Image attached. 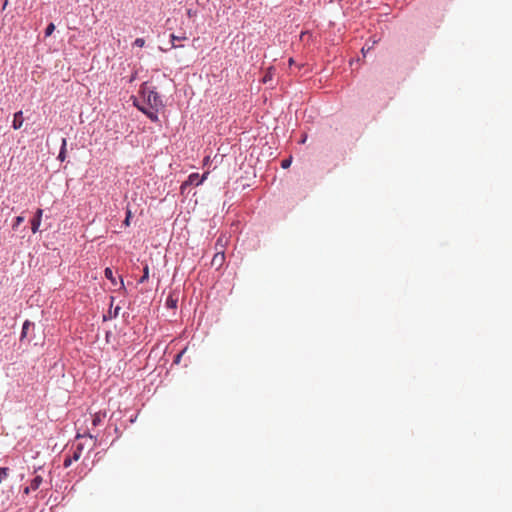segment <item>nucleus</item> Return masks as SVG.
Segmentation results:
<instances>
[{
    "label": "nucleus",
    "instance_id": "obj_5",
    "mask_svg": "<svg viewBox=\"0 0 512 512\" xmlns=\"http://www.w3.org/2000/svg\"><path fill=\"white\" fill-rule=\"evenodd\" d=\"M23 122H24V118H23V113L22 111H18L14 114V119H13V122H12V127L15 129V130H18L22 127L23 125Z\"/></svg>",
    "mask_w": 512,
    "mask_h": 512
},
{
    "label": "nucleus",
    "instance_id": "obj_10",
    "mask_svg": "<svg viewBox=\"0 0 512 512\" xmlns=\"http://www.w3.org/2000/svg\"><path fill=\"white\" fill-rule=\"evenodd\" d=\"M31 325H32V323L29 320H26L24 322L23 327H22V332H21V339H23L27 336L28 329Z\"/></svg>",
    "mask_w": 512,
    "mask_h": 512
},
{
    "label": "nucleus",
    "instance_id": "obj_9",
    "mask_svg": "<svg viewBox=\"0 0 512 512\" xmlns=\"http://www.w3.org/2000/svg\"><path fill=\"white\" fill-rule=\"evenodd\" d=\"M105 417V414H101V413H95L92 415V424L93 426H98L102 423L103 419Z\"/></svg>",
    "mask_w": 512,
    "mask_h": 512
},
{
    "label": "nucleus",
    "instance_id": "obj_23",
    "mask_svg": "<svg viewBox=\"0 0 512 512\" xmlns=\"http://www.w3.org/2000/svg\"><path fill=\"white\" fill-rule=\"evenodd\" d=\"M72 461H73V458H66L64 460V466L69 467L71 465Z\"/></svg>",
    "mask_w": 512,
    "mask_h": 512
},
{
    "label": "nucleus",
    "instance_id": "obj_24",
    "mask_svg": "<svg viewBox=\"0 0 512 512\" xmlns=\"http://www.w3.org/2000/svg\"><path fill=\"white\" fill-rule=\"evenodd\" d=\"M31 491L32 489L30 488V486L24 488V494H29Z\"/></svg>",
    "mask_w": 512,
    "mask_h": 512
},
{
    "label": "nucleus",
    "instance_id": "obj_26",
    "mask_svg": "<svg viewBox=\"0 0 512 512\" xmlns=\"http://www.w3.org/2000/svg\"><path fill=\"white\" fill-rule=\"evenodd\" d=\"M180 357H181V354H178V355H177L176 362L180 361Z\"/></svg>",
    "mask_w": 512,
    "mask_h": 512
},
{
    "label": "nucleus",
    "instance_id": "obj_27",
    "mask_svg": "<svg viewBox=\"0 0 512 512\" xmlns=\"http://www.w3.org/2000/svg\"><path fill=\"white\" fill-rule=\"evenodd\" d=\"M170 305L175 306L174 300H171Z\"/></svg>",
    "mask_w": 512,
    "mask_h": 512
},
{
    "label": "nucleus",
    "instance_id": "obj_13",
    "mask_svg": "<svg viewBox=\"0 0 512 512\" xmlns=\"http://www.w3.org/2000/svg\"><path fill=\"white\" fill-rule=\"evenodd\" d=\"M8 472L7 467H0V484L8 477Z\"/></svg>",
    "mask_w": 512,
    "mask_h": 512
},
{
    "label": "nucleus",
    "instance_id": "obj_22",
    "mask_svg": "<svg viewBox=\"0 0 512 512\" xmlns=\"http://www.w3.org/2000/svg\"><path fill=\"white\" fill-rule=\"evenodd\" d=\"M187 16H188L189 18H192V17L196 16V11H194V10H192V9H188V10H187Z\"/></svg>",
    "mask_w": 512,
    "mask_h": 512
},
{
    "label": "nucleus",
    "instance_id": "obj_1",
    "mask_svg": "<svg viewBox=\"0 0 512 512\" xmlns=\"http://www.w3.org/2000/svg\"><path fill=\"white\" fill-rule=\"evenodd\" d=\"M140 95L144 103L149 106L140 105L138 102H134L137 108L142 111L151 121L157 122L158 111L163 107V102L159 94L147 83H143L140 88Z\"/></svg>",
    "mask_w": 512,
    "mask_h": 512
},
{
    "label": "nucleus",
    "instance_id": "obj_3",
    "mask_svg": "<svg viewBox=\"0 0 512 512\" xmlns=\"http://www.w3.org/2000/svg\"><path fill=\"white\" fill-rule=\"evenodd\" d=\"M42 214H43V210L38 209L36 211L34 218L31 221V230L33 233H36L39 230V227L41 225Z\"/></svg>",
    "mask_w": 512,
    "mask_h": 512
},
{
    "label": "nucleus",
    "instance_id": "obj_16",
    "mask_svg": "<svg viewBox=\"0 0 512 512\" xmlns=\"http://www.w3.org/2000/svg\"><path fill=\"white\" fill-rule=\"evenodd\" d=\"M55 30V25L50 23L45 29V36L49 37Z\"/></svg>",
    "mask_w": 512,
    "mask_h": 512
},
{
    "label": "nucleus",
    "instance_id": "obj_21",
    "mask_svg": "<svg viewBox=\"0 0 512 512\" xmlns=\"http://www.w3.org/2000/svg\"><path fill=\"white\" fill-rule=\"evenodd\" d=\"M269 80H271V72L270 70L265 74V76L263 77V82L266 83L268 82Z\"/></svg>",
    "mask_w": 512,
    "mask_h": 512
},
{
    "label": "nucleus",
    "instance_id": "obj_29",
    "mask_svg": "<svg viewBox=\"0 0 512 512\" xmlns=\"http://www.w3.org/2000/svg\"><path fill=\"white\" fill-rule=\"evenodd\" d=\"M170 305L175 306L174 300H171Z\"/></svg>",
    "mask_w": 512,
    "mask_h": 512
},
{
    "label": "nucleus",
    "instance_id": "obj_18",
    "mask_svg": "<svg viewBox=\"0 0 512 512\" xmlns=\"http://www.w3.org/2000/svg\"><path fill=\"white\" fill-rule=\"evenodd\" d=\"M133 44L141 48L145 45V40L143 38H136Z\"/></svg>",
    "mask_w": 512,
    "mask_h": 512
},
{
    "label": "nucleus",
    "instance_id": "obj_8",
    "mask_svg": "<svg viewBox=\"0 0 512 512\" xmlns=\"http://www.w3.org/2000/svg\"><path fill=\"white\" fill-rule=\"evenodd\" d=\"M66 145H67V141L65 138L62 139V144H61V149H60V152H59V155H58V159L60 161H64L66 159Z\"/></svg>",
    "mask_w": 512,
    "mask_h": 512
},
{
    "label": "nucleus",
    "instance_id": "obj_17",
    "mask_svg": "<svg viewBox=\"0 0 512 512\" xmlns=\"http://www.w3.org/2000/svg\"><path fill=\"white\" fill-rule=\"evenodd\" d=\"M170 39H171L172 47L177 48L179 46L175 44L176 39H186V37L185 36L180 37V36H176L175 34H171Z\"/></svg>",
    "mask_w": 512,
    "mask_h": 512
},
{
    "label": "nucleus",
    "instance_id": "obj_12",
    "mask_svg": "<svg viewBox=\"0 0 512 512\" xmlns=\"http://www.w3.org/2000/svg\"><path fill=\"white\" fill-rule=\"evenodd\" d=\"M149 278V267L148 265L146 264L143 268V275L142 277L140 278L139 280V283H144L145 281H147Z\"/></svg>",
    "mask_w": 512,
    "mask_h": 512
},
{
    "label": "nucleus",
    "instance_id": "obj_4",
    "mask_svg": "<svg viewBox=\"0 0 512 512\" xmlns=\"http://www.w3.org/2000/svg\"><path fill=\"white\" fill-rule=\"evenodd\" d=\"M224 260H225L224 251L219 250L213 256L211 264H212V266H216L217 268H220L223 265Z\"/></svg>",
    "mask_w": 512,
    "mask_h": 512
},
{
    "label": "nucleus",
    "instance_id": "obj_28",
    "mask_svg": "<svg viewBox=\"0 0 512 512\" xmlns=\"http://www.w3.org/2000/svg\"><path fill=\"white\" fill-rule=\"evenodd\" d=\"M170 305L175 306L174 300H171Z\"/></svg>",
    "mask_w": 512,
    "mask_h": 512
},
{
    "label": "nucleus",
    "instance_id": "obj_14",
    "mask_svg": "<svg viewBox=\"0 0 512 512\" xmlns=\"http://www.w3.org/2000/svg\"><path fill=\"white\" fill-rule=\"evenodd\" d=\"M131 217H132V212H131V210L129 208H127V210H126V217H125V220L123 222L125 227L130 226V219H131Z\"/></svg>",
    "mask_w": 512,
    "mask_h": 512
},
{
    "label": "nucleus",
    "instance_id": "obj_19",
    "mask_svg": "<svg viewBox=\"0 0 512 512\" xmlns=\"http://www.w3.org/2000/svg\"><path fill=\"white\" fill-rule=\"evenodd\" d=\"M291 162H292L291 158H289V159H284V160L282 161V163H281V167H282V168H284V169H286V168H288V167L291 165Z\"/></svg>",
    "mask_w": 512,
    "mask_h": 512
},
{
    "label": "nucleus",
    "instance_id": "obj_7",
    "mask_svg": "<svg viewBox=\"0 0 512 512\" xmlns=\"http://www.w3.org/2000/svg\"><path fill=\"white\" fill-rule=\"evenodd\" d=\"M42 482H43V478L40 475H37L32 479L29 486L32 489V491H36L40 487Z\"/></svg>",
    "mask_w": 512,
    "mask_h": 512
},
{
    "label": "nucleus",
    "instance_id": "obj_11",
    "mask_svg": "<svg viewBox=\"0 0 512 512\" xmlns=\"http://www.w3.org/2000/svg\"><path fill=\"white\" fill-rule=\"evenodd\" d=\"M104 275L107 279H109L113 284L116 283L115 281V278L113 276V271L111 268L107 267L105 270H104Z\"/></svg>",
    "mask_w": 512,
    "mask_h": 512
},
{
    "label": "nucleus",
    "instance_id": "obj_2",
    "mask_svg": "<svg viewBox=\"0 0 512 512\" xmlns=\"http://www.w3.org/2000/svg\"><path fill=\"white\" fill-rule=\"evenodd\" d=\"M208 174L209 172H205L202 176H200L198 173L190 174L188 180L181 185V190L184 191L188 185L198 186L202 184L206 180Z\"/></svg>",
    "mask_w": 512,
    "mask_h": 512
},
{
    "label": "nucleus",
    "instance_id": "obj_25",
    "mask_svg": "<svg viewBox=\"0 0 512 512\" xmlns=\"http://www.w3.org/2000/svg\"><path fill=\"white\" fill-rule=\"evenodd\" d=\"M294 64V59L293 58H290L289 59V65L292 66Z\"/></svg>",
    "mask_w": 512,
    "mask_h": 512
},
{
    "label": "nucleus",
    "instance_id": "obj_6",
    "mask_svg": "<svg viewBox=\"0 0 512 512\" xmlns=\"http://www.w3.org/2000/svg\"><path fill=\"white\" fill-rule=\"evenodd\" d=\"M227 243H228V237L226 235H220L215 244L216 251H219V250L224 251Z\"/></svg>",
    "mask_w": 512,
    "mask_h": 512
},
{
    "label": "nucleus",
    "instance_id": "obj_20",
    "mask_svg": "<svg viewBox=\"0 0 512 512\" xmlns=\"http://www.w3.org/2000/svg\"><path fill=\"white\" fill-rule=\"evenodd\" d=\"M80 456H81V449L78 448V450L74 452L72 458H73L74 461H77L80 458Z\"/></svg>",
    "mask_w": 512,
    "mask_h": 512
},
{
    "label": "nucleus",
    "instance_id": "obj_15",
    "mask_svg": "<svg viewBox=\"0 0 512 512\" xmlns=\"http://www.w3.org/2000/svg\"><path fill=\"white\" fill-rule=\"evenodd\" d=\"M23 222H24V217L23 216H17L15 218V221H14L13 225H12L13 230H16L18 228V226L20 224H22Z\"/></svg>",
    "mask_w": 512,
    "mask_h": 512
},
{
    "label": "nucleus",
    "instance_id": "obj_30",
    "mask_svg": "<svg viewBox=\"0 0 512 512\" xmlns=\"http://www.w3.org/2000/svg\"><path fill=\"white\" fill-rule=\"evenodd\" d=\"M334 0H330V2H333Z\"/></svg>",
    "mask_w": 512,
    "mask_h": 512
}]
</instances>
